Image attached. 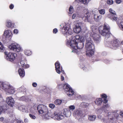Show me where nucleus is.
Listing matches in <instances>:
<instances>
[{"mask_svg":"<svg viewBox=\"0 0 123 123\" xmlns=\"http://www.w3.org/2000/svg\"><path fill=\"white\" fill-rule=\"evenodd\" d=\"M85 22H87L90 23H92L93 21V18L89 11L87 10L83 18Z\"/></svg>","mask_w":123,"mask_h":123,"instance_id":"nucleus-5","label":"nucleus"},{"mask_svg":"<svg viewBox=\"0 0 123 123\" xmlns=\"http://www.w3.org/2000/svg\"><path fill=\"white\" fill-rule=\"evenodd\" d=\"M4 53H5V55H6V56L7 55H7V52H5Z\"/></svg>","mask_w":123,"mask_h":123,"instance_id":"nucleus-60","label":"nucleus"},{"mask_svg":"<svg viewBox=\"0 0 123 123\" xmlns=\"http://www.w3.org/2000/svg\"><path fill=\"white\" fill-rule=\"evenodd\" d=\"M81 23H78L75 25V27L74 28V31L76 33H79L81 31V29L80 26L81 25Z\"/></svg>","mask_w":123,"mask_h":123,"instance_id":"nucleus-16","label":"nucleus"},{"mask_svg":"<svg viewBox=\"0 0 123 123\" xmlns=\"http://www.w3.org/2000/svg\"><path fill=\"white\" fill-rule=\"evenodd\" d=\"M13 31L14 33L15 34H17L18 32V30L16 29H14Z\"/></svg>","mask_w":123,"mask_h":123,"instance_id":"nucleus-50","label":"nucleus"},{"mask_svg":"<svg viewBox=\"0 0 123 123\" xmlns=\"http://www.w3.org/2000/svg\"><path fill=\"white\" fill-rule=\"evenodd\" d=\"M69 110H72V111H73L75 109V106L74 105H71L69 107Z\"/></svg>","mask_w":123,"mask_h":123,"instance_id":"nucleus-37","label":"nucleus"},{"mask_svg":"<svg viewBox=\"0 0 123 123\" xmlns=\"http://www.w3.org/2000/svg\"><path fill=\"white\" fill-rule=\"evenodd\" d=\"M63 86V88L65 89V92L68 96H70L74 94V92L67 83H66L63 85H60L59 86Z\"/></svg>","mask_w":123,"mask_h":123,"instance_id":"nucleus-4","label":"nucleus"},{"mask_svg":"<svg viewBox=\"0 0 123 123\" xmlns=\"http://www.w3.org/2000/svg\"><path fill=\"white\" fill-rule=\"evenodd\" d=\"M11 34V31L10 30H7L4 32V34L6 37H9Z\"/></svg>","mask_w":123,"mask_h":123,"instance_id":"nucleus-26","label":"nucleus"},{"mask_svg":"<svg viewBox=\"0 0 123 123\" xmlns=\"http://www.w3.org/2000/svg\"><path fill=\"white\" fill-rule=\"evenodd\" d=\"M20 64L22 67H23L25 63L24 61H20Z\"/></svg>","mask_w":123,"mask_h":123,"instance_id":"nucleus-45","label":"nucleus"},{"mask_svg":"<svg viewBox=\"0 0 123 123\" xmlns=\"http://www.w3.org/2000/svg\"><path fill=\"white\" fill-rule=\"evenodd\" d=\"M63 28L64 30V32L65 34L67 35H71L72 34V32L69 25L65 26V27Z\"/></svg>","mask_w":123,"mask_h":123,"instance_id":"nucleus-14","label":"nucleus"},{"mask_svg":"<svg viewBox=\"0 0 123 123\" xmlns=\"http://www.w3.org/2000/svg\"><path fill=\"white\" fill-rule=\"evenodd\" d=\"M6 26L8 27L12 28L13 26V24L10 20L8 21L7 22Z\"/></svg>","mask_w":123,"mask_h":123,"instance_id":"nucleus-29","label":"nucleus"},{"mask_svg":"<svg viewBox=\"0 0 123 123\" xmlns=\"http://www.w3.org/2000/svg\"><path fill=\"white\" fill-rule=\"evenodd\" d=\"M25 53L26 55H29L31 54V51L28 50H25Z\"/></svg>","mask_w":123,"mask_h":123,"instance_id":"nucleus-35","label":"nucleus"},{"mask_svg":"<svg viewBox=\"0 0 123 123\" xmlns=\"http://www.w3.org/2000/svg\"><path fill=\"white\" fill-rule=\"evenodd\" d=\"M14 7V5L12 4H11L9 6L10 8L11 9H12Z\"/></svg>","mask_w":123,"mask_h":123,"instance_id":"nucleus-54","label":"nucleus"},{"mask_svg":"<svg viewBox=\"0 0 123 123\" xmlns=\"http://www.w3.org/2000/svg\"><path fill=\"white\" fill-rule=\"evenodd\" d=\"M74 116L76 117H80L84 115V113L82 110L80 109L75 110L73 113Z\"/></svg>","mask_w":123,"mask_h":123,"instance_id":"nucleus-11","label":"nucleus"},{"mask_svg":"<svg viewBox=\"0 0 123 123\" xmlns=\"http://www.w3.org/2000/svg\"><path fill=\"white\" fill-rule=\"evenodd\" d=\"M37 109L39 113L45 114L48 112V109L47 107L43 105H39L37 107Z\"/></svg>","mask_w":123,"mask_h":123,"instance_id":"nucleus-6","label":"nucleus"},{"mask_svg":"<svg viewBox=\"0 0 123 123\" xmlns=\"http://www.w3.org/2000/svg\"><path fill=\"white\" fill-rule=\"evenodd\" d=\"M19 90H21L22 91H24V90H25V87L24 86H22L19 88Z\"/></svg>","mask_w":123,"mask_h":123,"instance_id":"nucleus-46","label":"nucleus"},{"mask_svg":"<svg viewBox=\"0 0 123 123\" xmlns=\"http://www.w3.org/2000/svg\"><path fill=\"white\" fill-rule=\"evenodd\" d=\"M20 100L22 101H25V98L24 96H23L20 98Z\"/></svg>","mask_w":123,"mask_h":123,"instance_id":"nucleus-48","label":"nucleus"},{"mask_svg":"<svg viewBox=\"0 0 123 123\" xmlns=\"http://www.w3.org/2000/svg\"><path fill=\"white\" fill-rule=\"evenodd\" d=\"M73 12V8L72 6H71L69 8L68 13L70 14L72 13Z\"/></svg>","mask_w":123,"mask_h":123,"instance_id":"nucleus-36","label":"nucleus"},{"mask_svg":"<svg viewBox=\"0 0 123 123\" xmlns=\"http://www.w3.org/2000/svg\"><path fill=\"white\" fill-rule=\"evenodd\" d=\"M108 116L109 117H111L110 116H111L112 118H110V119L112 120L113 119L115 120L117 119L119 116L117 112H109L108 113Z\"/></svg>","mask_w":123,"mask_h":123,"instance_id":"nucleus-15","label":"nucleus"},{"mask_svg":"<svg viewBox=\"0 0 123 123\" xmlns=\"http://www.w3.org/2000/svg\"><path fill=\"white\" fill-rule=\"evenodd\" d=\"M61 79L62 81L63 80H64V77L62 76H61Z\"/></svg>","mask_w":123,"mask_h":123,"instance_id":"nucleus-58","label":"nucleus"},{"mask_svg":"<svg viewBox=\"0 0 123 123\" xmlns=\"http://www.w3.org/2000/svg\"><path fill=\"white\" fill-rule=\"evenodd\" d=\"M49 107L51 109H53L55 107V105L52 104H50L49 105Z\"/></svg>","mask_w":123,"mask_h":123,"instance_id":"nucleus-42","label":"nucleus"},{"mask_svg":"<svg viewBox=\"0 0 123 123\" xmlns=\"http://www.w3.org/2000/svg\"><path fill=\"white\" fill-rule=\"evenodd\" d=\"M61 70H62V71H61L62 72V73L64 74V71H62V69H61Z\"/></svg>","mask_w":123,"mask_h":123,"instance_id":"nucleus-62","label":"nucleus"},{"mask_svg":"<svg viewBox=\"0 0 123 123\" xmlns=\"http://www.w3.org/2000/svg\"><path fill=\"white\" fill-rule=\"evenodd\" d=\"M113 1L112 0H108L107 1V3L109 5H112L113 3Z\"/></svg>","mask_w":123,"mask_h":123,"instance_id":"nucleus-41","label":"nucleus"},{"mask_svg":"<svg viewBox=\"0 0 123 123\" xmlns=\"http://www.w3.org/2000/svg\"><path fill=\"white\" fill-rule=\"evenodd\" d=\"M16 56V54L15 53H9L6 56V58L9 61H12L15 59V57Z\"/></svg>","mask_w":123,"mask_h":123,"instance_id":"nucleus-12","label":"nucleus"},{"mask_svg":"<svg viewBox=\"0 0 123 123\" xmlns=\"http://www.w3.org/2000/svg\"><path fill=\"white\" fill-rule=\"evenodd\" d=\"M29 67V65L26 64L24 65L23 67L24 68H27Z\"/></svg>","mask_w":123,"mask_h":123,"instance_id":"nucleus-51","label":"nucleus"},{"mask_svg":"<svg viewBox=\"0 0 123 123\" xmlns=\"http://www.w3.org/2000/svg\"><path fill=\"white\" fill-rule=\"evenodd\" d=\"M101 96L102 98H104V99L102 100V99L101 98L97 99L95 101L96 105H100L101 104L102 102L105 104L108 101L106 100L107 97L106 95L105 94H103Z\"/></svg>","mask_w":123,"mask_h":123,"instance_id":"nucleus-9","label":"nucleus"},{"mask_svg":"<svg viewBox=\"0 0 123 123\" xmlns=\"http://www.w3.org/2000/svg\"><path fill=\"white\" fill-rule=\"evenodd\" d=\"M76 14H74L72 16V19H74L75 18L76 16Z\"/></svg>","mask_w":123,"mask_h":123,"instance_id":"nucleus-56","label":"nucleus"},{"mask_svg":"<svg viewBox=\"0 0 123 123\" xmlns=\"http://www.w3.org/2000/svg\"><path fill=\"white\" fill-rule=\"evenodd\" d=\"M29 115L30 117L32 119H35L36 118L35 116L33 115L29 114Z\"/></svg>","mask_w":123,"mask_h":123,"instance_id":"nucleus-43","label":"nucleus"},{"mask_svg":"<svg viewBox=\"0 0 123 123\" xmlns=\"http://www.w3.org/2000/svg\"><path fill=\"white\" fill-rule=\"evenodd\" d=\"M32 86L34 87H36L37 86V84L36 83H33L32 84Z\"/></svg>","mask_w":123,"mask_h":123,"instance_id":"nucleus-53","label":"nucleus"},{"mask_svg":"<svg viewBox=\"0 0 123 123\" xmlns=\"http://www.w3.org/2000/svg\"><path fill=\"white\" fill-rule=\"evenodd\" d=\"M11 50L15 52H18L20 51L21 49L20 45L16 43H12L9 46Z\"/></svg>","mask_w":123,"mask_h":123,"instance_id":"nucleus-7","label":"nucleus"},{"mask_svg":"<svg viewBox=\"0 0 123 123\" xmlns=\"http://www.w3.org/2000/svg\"><path fill=\"white\" fill-rule=\"evenodd\" d=\"M92 37L94 41L96 43H99L100 40V37L98 34L95 33L93 35Z\"/></svg>","mask_w":123,"mask_h":123,"instance_id":"nucleus-17","label":"nucleus"},{"mask_svg":"<svg viewBox=\"0 0 123 123\" xmlns=\"http://www.w3.org/2000/svg\"><path fill=\"white\" fill-rule=\"evenodd\" d=\"M2 89L4 90L6 92V90L10 86L4 83H3L2 85Z\"/></svg>","mask_w":123,"mask_h":123,"instance_id":"nucleus-30","label":"nucleus"},{"mask_svg":"<svg viewBox=\"0 0 123 123\" xmlns=\"http://www.w3.org/2000/svg\"><path fill=\"white\" fill-rule=\"evenodd\" d=\"M109 11L110 13L112 14L113 15H116V13L112 9L110 8L109 9Z\"/></svg>","mask_w":123,"mask_h":123,"instance_id":"nucleus-34","label":"nucleus"},{"mask_svg":"<svg viewBox=\"0 0 123 123\" xmlns=\"http://www.w3.org/2000/svg\"><path fill=\"white\" fill-rule=\"evenodd\" d=\"M103 111H104V110H103V109L102 108V107L98 109L97 111V114H99L101 113Z\"/></svg>","mask_w":123,"mask_h":123,"instance_id":"nucleus-38","label":"nucleus"},{"mask_svg":"<svg viewBox=\"0 0 123 123\" xmlns=\"http://www.w3.org/2000/svg\"><path fill=\"white\" fill-rule=\"evenodd\" d=\"M116 16L110 13L107 14V17L108 18L111 19L113 21H116L117 20V18Z\"/></svg>","mask_w":123,"mask_h":123,"instance_id":"nucleus-19","label":"nucleus"},{"mask_svg":"<svg viewBox=\"0 0 123 123\" xmlns=\"http://www.w3.org/2000/svg\"><path fill=\"white\" fill-rule=\"evenodd\" d=\"M0 120L2 122L4 123H6L4 118L3 117H1L0 118Z\"/></svg>","mask_w":123,"mask_h":123,"instance_id":"nucleus-44","label":"nucleus"},{"mask_svg":"<svg viewBox=\"0 0 123 123\" xmlns=\"http://www.w3.org/2000/svg\"><path fill=\"white\" fill-rule=\"evenodd\" d=\"M96 118V116L94 115H91L88 116V119L91 121H94Z\"/></svg>","mask_w":123,"mask_h":123,"instance_id":"nucleus-27","label":"nucleus"},{"mask_svg":"<svg viewBox=\"0 0 123 123\" xmlns=\"http://www.w3.org/2000/svg\"><path fill=\"white\" fill-rule=\"evenodd\" d=\"M98 11L99 13L101 15H104L105 13V10L104 9L99 10Z\"/></svg>","mask_w":123,"mask_h":123,"instance_id":"nucleus-32","label":"nucleus"},{"mask_svg":"<svg viewBox=\"0 0 123 123\" xmlns=\"http://www.w3.org/2000/svg\"><path fill=\"white\" fill-rule=\"evenodd\" d=\"M83 70H84V69H86V68H83Z\"/></svg>","mask_w":123,"mask_h":123,"instance_id":"nucleus-64","label":"nucleus"},{"mask_svg":"<svg viewBox=\"0 0 123 123\" xmlns=\"http://www.w3.org/2000/svg\"><path fill=\"white\" fill-rule=\"evenodd\" d=\"M6 102L8 105L12 107L15 103V101L11 97H9L6 98Z\"/></svg>","mask_w":123,"mask_h":123,"instance_id":"nucleus-13","label":"nucleus"},{"mask_svg":"<svg viewBox=\"0 0 123 123\" xmlns=\"http://www.w3.org/2000/svg\"><path fill=\"white\" fill-rule=\"evenodd\" d=\"M108 117H109V118H110V120H110V121H111V120H111V119H110V118H112V117H111V116H111V117H109V116H108ZM114 119H113L112 120H114Z\"/></svg>","mask_w":123,"mask_h":123,"instance_id":"nucleus-61","label":"nucleus"},{"mask_svg":"<svg viewBox=\"0 0 123 123\" xmlns=\"http://www.w3.org/2000/svg\"><path fill=\"white\" fill-rule=\"evenodd\" d=\"M58 31L57 29L55 28L53 29V33H56Z\"/></svg>","mask_w":123,"mask_h":123,"instance_id":"nucleus-49","label":"nucleus"},{"mask_svg":"<svg viewBox=\"0 0 123 123\" xmlns=\"http://www.w3.org/2000/svg\"><path fill=\"white\" fill-rule=\"evenodd\" d=\"M62 102V101L60 99H57L55 100L54 102L55 104L57 105H60Z\"/></svg>","mask_w":123,"mask_h":123,"instance_id":"nucleus-31","label":"nucleus"},{"mask_svg":"<svg viewBox=\"0 0 123 123\" xmlns=\"http://www.w3.org/2000/svg\"><path fill=\"white\" fill-rule=\"evenodd\" d=\"M120 44V42L118 40H114L113 43L111 44V48L114 49H116L119 47Z\"/></svg>","mask_w":123,"mask_h":123,"instance_id":"nucleus-10","label":"nucleus"},{"mask_svg":"<svg viewBox=\"0 0 123 123\" xmlns=\"http://www.w3.org/2000/svg\"><path fill=\"white\" fill-rule=\"evenodd\" d=\"M7 107L6 105L1 106L0 107V115L4 113L7 110Z\"/></svg>","mask_w":123,"mask_h":123,"instance_id":"nucleus-22","label":"nucleus"},{"mask_svg":"<svg viewBox=\"0 0 123 123\" xmlns=\"http://www.w3.org/2000/svg\"><path fill=\"white\" fill-rule=\"evenodd\" d=\"M81 104L82 105H83L84 106V107H87L88 105L85 102L82 103Z\"/></svg>","mask_w":123,"mask_h":123,"instance_id":"nucleus-47","label":"nucleus"},{"mask_svg":"<svg viewBox=\"0 0 123 123\" xmlns=\"http://www.w3.org/2000/svg\"><path fill=\"white\" fill-rule=\"evenodd\" d=\"M117 24H118L119 27H121L123 30V21H121L120 23L118 22H117Z\"/></svg>","mask_w":123,"mask_h":123,"instance_id":"nucleus-33","label":"nucleus"},{"mask_svg":"<svg viewBox=\"0 0 123 123\" xmlns=\"http://www.w3.org/2000/svg\"><path fill=\"white\" fill-rule=\"evenodd\" d=\"M121 43L122 44H123V40L121 42Z\"/></svg>","mask_w":123,"mask_h":123,"instance_id":"nucleus-63","label":"nucleus"},{"mask_svg":"<svg viewBox=\"0 0 123 123\" xmlns=\"http://www.w3.org/2000/svg\"><path fill=\"white\" fill-rule=\"evenodd\" d=\"M86 47L87 49L89 50L94 49V44L92 43V42L91 40V38L90 37L86 39Z\"/></svg>","mask_w":123,"mask_h":123,"instance_id":"nucleus-8","label":"nucleus"},{"mask_svg":"<svg viewBox=\"0 0 123 123\" xmlns=\"http://www.w3.org/2000/svg\"><path fill=\"white\" fill-rule=\"evenodd\" d=\"M55 70L56 72L59 74L60 73L61 71L60 70V64L59 63L58 61H57L55 63Z\"/></svg>","mask_w":123,"mask_h":123,"instance_id":"nucleus-20","label":"nucleus"},{"mask_svg":"<svg viewBox=\"0 0 123 123\" xmlns=\"http://www.w3.org/2000/svg\"><path fill=\"white\" fill-rule=\"evenodd\" d=\"M93 18L95 21L97 22H99L100 20L102 18V16L100 15H98L95 14L94 15Z\"/></svg>","mask_w":123,"mask_h":123,"instance_id":"nucleus-25","label":"nucleus"},{"mask_svg":"<svg viewBox=\"0 0 123 123\" xmlns=\"http://www.w3.org/2000/svg\"><path fill=\"white\" fill-rule=\"evenodd\" d=\"M18 72L21 77H23L25 76V72L23 68H20L18 70Z\"/></svg>","mask_w":123,"mask_h":123,"instance_id":"nucleus-24","label":"nucleus"},{"mask_svg":"<svg viewBox=\"0 0 123 123\" xmlns=\"http://www.w3.org/2000/svg\"><path fill=\"white\" fill-rule=\"evenodd\" d=\"M116 3L118 4L120 3L121 2V0H116Z\"/></svg>","mask_w":123,"mask_h":123,"instance_id":"nucleus-52","label":"nucleus"},{"mask_svg":"<svg viewBox=\"0 0 123 123\" xmlns=\"http://www.w3.org/2000/svg\"><path fill=\"white\" fill-rule=\"evenodd\" d=\"M86 52V55L87 56H91L94 53L93 49H91V50L87 49Z\"/></svg>","mask_w":123,"mask_h":123,"instance_id":"nucleus-23","label":"nucleus"},{"mask_svg":"<svg viewBox=\"0 0 123 123\" xmlns=\"http://www.w3.org/2000/svg\"><path fill=\"white\" fill-rule=\"evenodd\" d=\"M110 27L107 24H105L104 27L100 26L98 28L100 34L105 36L107 38L110 37L111 35L110 31Z\"/></svg>","mask_w":123,"mask_h":123,"instance_id":"nucleus-2","label":"nucleus"},{"mask_svg":"<svg viewBox=\"0 0 123 123\" xmlns=\"http://www.w3.org/2000/svg\"><path fill=\"white\" fill-rule=\"evenodd\" d=\"M80 2H81L84 4H87L90 0H79Z\"/></svg>","mask_w":123,"mask_h":123,"instance_id":"nucleus-39","label":"nucleus"},{"mask_svg":"<svg viewBox=\"0 0 123 123\" xmlns=\"http://www.w3.org/2000/svg\"><path fill=\"white\" fill-rule=\"evenodd\" d=\"M71 115V112L70 110H68L67 109L64 110L63 113L61 112H59L58 113H56L55 114L54 116L53 117L55 119L60 120L63 119L64 117V116L66 117H69Z\"/></svg>","mask_w":123,"mask_h":123,"instance_id":"nucleus-3","label":"nucleus"},{"mask_svg":"<svg viewBox=\"0 0 123 123\" xmlns=\"http://www.w3.org/2000/svg\"><path fill=\"white\" fill-rule=\"evenodd\" d=\"M4 49V48L2 44V43L0 42V51L1 52H3Z\"/></svg>","mask_w":123,"mask_h":123,"instance_id":"nucleus-40","label":"nucleus"},{"mask_svg":"<svg viewBox=\"0 0 123 123\" xmlns=\"http://www.w3.org/2000/svg\"><path fill=\"white\" fill-rule=\"evenodd\" d=\"M84 41V37L77 35L72 37L70 44L71 46L75 49H82L84 46L83 42Z\"/></svg>","mask_w":123,"mask_h":123,"instance_id":"nucleus-1","label":"nucleus"},{"mask_svg":"<svg viewBox=\"0 0 123 123\" xmlns=\"http://www.w3.org/2000/svg\"><path fill=\"white\" fill-rule=\"evenodd\" d=\"M17 122V123H24L23 121L21 120H18Z\"/></svg>","mask_w":123,"mask_h":123,"instance_id":"nucleus-55","label":"nucleus"},{"mask_svg":"<svg viewBox=\"0 0 123 123\" xmlns=\"http://www.w3.org/2000/svg\"><path fill=\"white\" fill-rule=\"evenodd\" d=\"M109 105H108L105 104L102 107V108L103 109V110H104V111L105 112L106 110H108L110 108Z\"/></svg>","mask_w":123,"mask_h":123,"instance_id":"nucleus-28","label":"nucleus"},{"mask_svg":"<svg viewBox=\"0 0 123 123\" xmlns=\"http://www.w3.org/2000/svg\"><path fill=\"white\" fill-rule=\"evenodd\" d=\"M28 121V119L26 118H25L24 120V122L25 123H27Z\"/></svg>","mask_w":123,"mask_h":123,"instance_id":"nucleus-57","label":"nucleus"},{"mask_svg":"<svg viewBox=\"0 0 123 123\" xmlns=\"http://www.w3.org/2000/svg\"><path fill=\"white\" fill-rule=\"evenodd\" d=\"M15 92L14 88L12 86H10L6 90V92L7 94H12Z\"/></svg>","mask_w":123,"mask_h":123,"instance_id":"nucleus-18","label":"nucleus"},{"mask_svg":"<svg viewBox=\"0 0 123 123\" xmlns=\"http://www.w3.org/2000/svg\"><path fill=\"white\" fill-rule=\"evenodd\" d=\"M43 115H44V118L46 119H48L50 117H51L52 118H53V117L54 116L55 114H56L55 113H54L53 115H50V113L48 111V112L47 113L45 114H43Z\"/></svg>","mask_w":123,"mask_h":123,"instance_id":"nucleus-21","label":"nucleus"},{"mask_svg":"<svg viewBox=\"0 0 123 123\" xmlns=\"http://www.w3.org/2000/svg\"><path fill=\"white\" fill-rule=\"evenodd\" d=\"M120 115L122 116V117H123V112H121L120 113Z\"/></svg>","mask_w":123,"mask_h":123,"instance_id":"nucleus-59","label":"nucleus"}]
</instances>
